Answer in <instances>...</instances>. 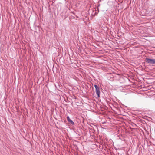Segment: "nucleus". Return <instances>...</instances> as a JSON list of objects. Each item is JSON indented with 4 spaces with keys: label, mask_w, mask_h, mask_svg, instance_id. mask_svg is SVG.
Here are the masks:
<instances>
[{
    "label": "nucleus",
    "mask_w": 155,
    "mask_h": 155,
    "mask_svg": "<svg viewBox=\"0 0 155 155\" xmlns=\"http://www.w3.org/2000/svg\"><path fill=\"white\" fill-rule=\"evenodd\" d=\"M67 120L68 122L71 123L73 125L74 124V123L69 118L68 116L67 117Z\"/></svg>",
    "instance_id": "nucleus-3"
},
{
    "label": "nucleus",
    "mask_w": 155,
    "mask_h": 155,
    "mask_svg": "<svg viewBox=\"0 0 155 155\" xmlns=\"http://www.w3.org/2000/svg\"><path fill=\"white\" fill-rule=\"evenodd\" d=\"M94 86L95 88L96 93L98 96V97H100V90H99V88L96 85H94Z\"/></svg>",
    "instance_id": "nucleus-2"
},
{
    "label": "nucleus",
    "mask_w": 155,
    "mask_h": 155,
    "mask_svg": "<svg viewBox=\"0 0 155 155\" xmlns=\"http://www.w3.org/2000/svg\"><path fill=\"white\" fill-rule=\"evenodd\" d=\"M146 62L151 64H155V59H151L147 58L146 59Z\"/></svg>",
    "instance_id": "nucleus-1"
}]
</instances>
